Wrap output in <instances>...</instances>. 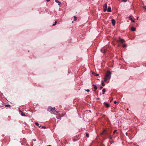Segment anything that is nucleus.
Returning <instances> with one entry per match:
<instances>
[{"label":"nucleus","instance_id":"obj_1","mask_svg":"<svg viewBox=\"0 0 146 146\" xmlns=\"http://www.w3.org/2000/svg\"><path fill=\"white\" fill-rule=\"evenodd\" d=\"M111 72L109 71H108L106 73L105 76L104 78V81L106 82L107 80L110 79L111 75Z\"/></svg>","mask_w":146,"mask_h":146},{"label":"nucleus","instance_id":"obj_2","mask_svg":"<svg viewBox=\"0 0 146 146\" xmlns=\"http://www.w3.org/2000/svg\"><path fill=\"white\" fill-rule=\"evenodd\" d=\"M48 110L51 113L56 114L58 113V111L56 110L55 107L52 108L51 106L48 107Z\"/></svg>","mask_w":146,"mask_h":146},{"label":"nucleus","instance_id":"obj_3","mask_svg":"<svg viewBox=\"0 0 146 146\" xmlns=\"http://www.w3.org/2000/svg\"><path fill=\"white\" fill-rule=\"evenodd\" d=\"M118 42L119 43L118 46H121V44L123 43L125 41L124 40L121 39H119L117 40Z\"/></svg>","mask_w":146,"mask_h":146},{"label":"nucleus","instance_id":"obj_4","mask_svg":"<svg viewBox=\"0 0 146 146\" xmlns=\"http://www.w3.org/2000/svg\"><path fill=\"white\" fill-rule=\"evenodd\" d=\"M107 5L106 4H105L103 6L104 11L105 12L107 10Z\"/></svg>","mask_w":146,"mask_h":146},{"label":"nucleus","instance_id":"obj_5","mask_svg":"<svg viewBox=\"0 0 146 146\" xmlns=\"http://www.w3.org/2000/svg\"><path fill=\"white\" fill-rule=\"evenodd\" d=\"M104 104L106 108H108L110 106V105L108 103H107L105 102H104Z\"/></svg>","mask_w":146,"mask_h":146},{"label":"nucleus","instance_id":"obj_6","mask_svg":"<svg viewBox=\"0 0 146 146\" xmlns=\"http://www.w3.org/2000/svg\"><path fill=\"white\" fill-rule=\"evenodd\" d=\"M101 51L102 52L104 53H105L107 51L106 49H105V48H103L102 49H101Z\"/></svg>","mask_w":146,"mask_h":146},{"label":"nucleus","instance_id":"obj_7","mask_svg":"<svg viewBox=\"0 0 146 146\" xmlns=\"http://www.w3.org/2000/svg\"><path fill=\"white\" fill-rule=\"evenodd\" d=\"M112 24L113 26H114L115 23V21L114 19H112L111 20Z\"/></svg>","mask_w":146,"mask_h":146},{"label":"nucleus","instance_id":"obj_8","mask_svg":"<svg viewBox=\"0 0 146 146\" xmlns=\"http://www.w3.org/2000/svg\"><path fill=\"white\" fill-rule=\"evenodd\" d=\"M107 11L108 12H111V7L109 6L108 7V8L107 9Z\"/></svg>","mask_w":146,"mask_h":146},{"label":"nucleus","instance_id":"obj_9","mask_svg":"<svg viewBox=\"0 0 146 146\" xmlns=\"http://www.w3.org/2000/svg\"><path fill=\"white\" fill-rule=\"evenodd\" d=\"M131 30L133 31H136V29L133 27H132L131 28Z\"/></svg>","mask_w":146,"mask_h":146},{"label":"nucleus","instance_id":"obj_10","mask_svg":"<svg viewBox=\"0 0 146 146\" xmlns=\"http://www.w3.org/2000/svg\"><path fill=\"white\" fill-rule=\"evenodd\" d=\"M20 112H21V115L22 116H26V115L22 111H20Z\"/></svg>","mask_w":146,"mask_h":146},{"label":"nucleus","instance_id":"obj_11","mask_svg":"<svg viewBox=\"0 0 146 146\" xmlns=\"http://www.w3.org/2000/svg\"><path fill=\"white\" fill-rule=\"evenodd\" d=\"M35 124L36 125L38 126L39 127H41V125H39L38 123H37L35 122Z\"/></svg>","mask_w":146,"mask_h":146},{"label":"nucleus","instance_id":"obj_12","mask_svg":"<svg viewBox=\"0 0 146 146\" xmlns=\"http://www.w3.org/2000/svg\"><path fill=\"white\" fill-rule=\"evenodd\" d=\"M92 86L95 89V90H96L97 89V87L94 84H93L92 85Z\"/></svg>","mask_w":146,"mask_h":146},{"label":"nucleus","instance_id":"obj_13","mask_svg":"<svg viewBox=\"0 0 146 146\" xmlns=\"http://www.w3.org/2000/svg\"><path fill=\"white\" fill-rule=\"evenodd\" d=\"M57 3H58V5H59L60 4H61V3L60 2L58 1V0H54Z\"/></svg>","mask_w":146,"mask_h":146},{"label":"nucleus","instance_id":"obj_14","mask_svg":"<svg viewBox=\"0 0 146 146\" xmlns=\"http://www.w3.org/2000/svg\"><path fill=\"white\" fill-rule=\"evenodd\" d=\"M130 17H129V19L130 20H131V21L133 23H135V21L133 20V19H132V18H130Z\"/></svg>","mask_w":146,"mask_h":146},{"label":"nucleus","instance_id":"obj_15","mask_svg":"<svg viewBox=\"0 0 146 146\" xmlns=\"http://www.w3.org/2000/svg\"><path fill=\"white\" fill-rule=\"evenodd\" d=\"M106 89L105 88H104L103 89L102 91L103 92L102 94H105V92H106Z\"/></svg>","mask_w":146,"mask_h":146},{"label":"nucleus","instance_id":"obj_16","mask_svg":"<svg viewBox=\"0 0 146 146\" xmlns=\"http://www.w3.org/2000/svg\"><path fill=\"white\" fill-rule=\"evenodd\" d=\"M113 137V136L112 135H110L109 136V138L110 139H112Z\"/></svg>","mask_w":146,"mask_h":146},{"label":"nucleus","instance_id":"obj_17","mask_svg":"<svg viewBox=\"0 0 146 146\" xmlns=\"http://www.w3.org/2000/svg\"><path fill=\"white\" fill-rule=\"evenodd\" d=\"M102 86H104L105 85V84L103 81H102Z\"/></svg>","mask_w":146,"mask_h":146},{"label":"nucleus","instance_id":"obj_18","mask_svg":"<svg viewBox=\"0 0 146 146\" xmlns=\"http://www.w3.org/2000/svg\"><path fill=\"white\" fill-rule=\"evenodd\" d=\"M106 132V131L105 130H104L103 131V132L101 133V135H104V134Z\"/></svg>","mask_w":146,"mask_h":146},{"label":"nucleus","instance_id":"obj_19","mask_svg":"<svg viewBox=\"0 0 146 146\" xmlns=\"http://www.w3.org/2000/svg\"><path fill=\"white\" fill-rule=\"evenodd\" d=\"M86 136L87 137H89V134L87 133H86Z\"/></svg>","mask_w":146,"mask_h":146},{"label":"nucleus","instance_id":"obj_20","mask_svg":"<svg viewBox=\"0 0 146 146\" xmlns=\"http://www.w3.org/2000/svg\"><path fill=\"white\" fill-rule=\"evenodd\" d=\"M5 107H11V106L10 105H9V104L6 105H5Z\"/></svg>","mask_w":146,"mask_h":146},{"label":"nucleus","instance_id":"obj_21","mask_svg":"<svg viewBox=\"0 0 146 146\" xmlns=\"http://www.w3.org/2000/svg\"><path fill=\"white\" fill-rule=\"evenodd\" d=\"M117 131V130H115L113 131V135H114V134H115V133H116V132Z\"/></svg>","mask_w":146,"mask_h":146},{"label":"nucleus","instance_id":"obj_22","mask_svg":"<svg viewBox=\"0 0 146 146\" xmlns=\"http://www.w3.org/2000/svg\"><path fill=\"white\" fill-rule=\"evenodd\" d=\"M74 21H76L77 20V18L76 16H74Z\"/></svg>","mask_w":146,"mask_h":146},{"label":"nucleus","instance_id":"obj_23","mask_svg":"<svg viewBox=\"0 0 146 146\" xmlns=\"http://www.w3.org/2000/svg\"><path fill=\"white\" fill-rule=\"evenodd\" d=\"M122 1L124 2H126L127 1V0H121Z\"/></svg>","mask_w":146,"mask_h":146},{"label":"nucleus","instance_id":"obj_24","mask_svg":"<svg viewBox=\"0 0 146 146\" xmlns=\"http://www.w3.org/2000/svg\"><path fill=\"white\" fill-rule=\"evenodd\" d=\"M122 47L123 48L125 47H126V45L125 44H123L122 45Z\"/></svg>","mask_w":146,"mask_h":146},{"label":"nucleus","instance_id":"obj_25","mask_svg":"<svg viewBox=\"0 0 146 146\" xmlns=\"http://www.w3.org/2000/svg\"><path fill=\"white\" fill-rule=\"evenodd\" d=\"M85 90L87 91L88 92H89L90 91V90L89 89Z\"/></svg>","mask_w":146,"mask_h":146},{"label":"nucleus","instance_id":"obj_26","mask_svg":"<svg viewBox=\"0 0 146 146\" xmlns=\"http://www.w3.org/2000/svg\"><path fill=\"white\" fill-rule=\"evenodd\" d=\"M103 87H104V86H101V87H100V90L102 89L103 88Z\"/></svg>","mask_w":146,"mask_h":146},{"label":"nucleus","instance_id":"obj_27","mask_svg":"<svg viewBox=\"0 0 146 146\" xmlns=\"http://www.w3.org/2000/svg\"><path fill=\"white\" fill-rule=\"evenodd\" d=\"M42 128H44V129H45L46 128V127H45V126H42Z\"/></svg>","mask_w":146,"mask_h":146},{"label":"nucleus","instance_id":"obj_28","mask_svg":"<svg viewBox=\"0 0 146 146\" xmlns=\"http://www.w3.org/2000/svg\"><path fill=\"white\" fill-rule=\"evenodd\" d=\"M117 103V102L116 101H114V104H116Z\"/></svg>","mask_w":146,"mask_h":146},{"label":"nucleus","instance_id":"obj_29","mask_svg":"<svg viewBox=\"0 0 146 146\" xmlns=\"http://www.w3.org/2000/svg\"><path fill=\"white\" fill-rule=\"evenodd\" d=\"M99 75V74H96V76H98Z\"/></svg>","mask_w":146,"mask_h":146},{"label":"nucleus","instance_id":"obj_30","mask_svg":"<svg viewBox=\"0 0 146 146\" xmlns=\"http://www.w3.org/2000/svg\"><path fill=\"white\" fill-rule=\"evenodd\" d=\"M144 8L145 9H146V6H145V7H144Z\"/></svg>","mask_w":146,"mask_h":146},{"label":"nucleus","instance_id":"obj_31","mask_svg":"<svg viewBox=\"0 0 146 146\" xmlns=\"http://www.w3.org/2000/svg\"><path fill=\"white\" fill-rule=\"evenodd\" d=\"M55 25H56L54 23L52 25V26H54Z\"/></svg>","mask_w":146,"mask_h":146},{"label":"nucleus","instance_id":"obj_32","mask_svg":"<svg viewBox=\"0 0 146 146\" xmlns=\"http://www.w3.org/2000/svg\"><path fill=\"white\" fill-rule=\"evenodd\" d=\"M57 23V22L56 21H55V24H56Z\"/></svg>","mask_w":146,"mask_h":146},{"label":"nucleus","instance_id":"obj_33","mask_svg":"<svg viewBox=\"0 0 146 146\" xmlns=\"http://www.w3.org/2000/svg\"><path fill=\"white\" fill-rule=\"evenodd\" d=\"M92 74H95V73L94 72H92Z\"/></svg>","mask_w":146,"mask_h":146},{"label":"nucleus","instance_id":"obj_34","mask_svg":"<svg viewBox=\"0 0 146 146\" xmlns=\"http://www.w3.org/2000/svg\"><path fill=\"white\" fill-rule=\"evenodd\" d=\"M47 2H49L50 0H46Z\"/></svg>","mask_w":146,"mask_h":146},{"label":"nucleus","instance_id":"obj_35","mask_svg":"<svg viewBox=\"0 0 146 146\" xmlns=\"http://www.w3.org/2000/svg\"><path fill=\"white\" fill-rule=\"evenodd\" d=\"M33 141H36V139H33Z\"/></svg>","mask_w":146,"mask_h":146},{"label":"nucleus","instance_id":"obj_36","mask_svg":"<svg viewBox=\"0 0 146 146\" xmlns=\"http://www.w3.org/2000/svg\"><path fill=\"white\" fill-rule=\"evenodd\" d=\"M138 17L137 18V19H138Z\"/></svg>","mask_w":146,"mask_h":146},{"label":"nucleus","instance_id":"obj_37","mask_svg":"<svg viewBox=\"0 0 146 146\" xmlns=\"http://www.w3.org/2000/svg\"><path fill=\"white\" fill-rule=\"evenodd\" d=\"M49 146H51V145H49Z\"/></svg>","mask_w":146,"mask_h":146}]
</instances>
